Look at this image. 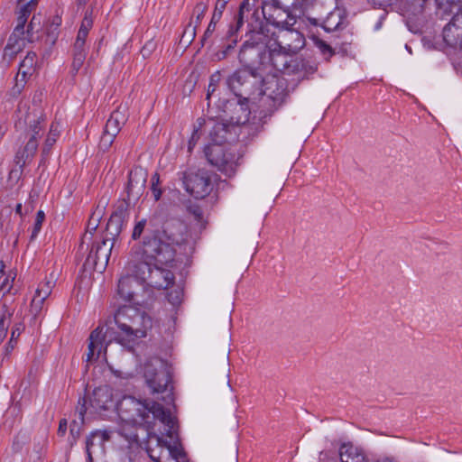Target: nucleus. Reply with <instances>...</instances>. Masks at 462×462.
<instances>
[{
  "label": "nucleus",
  "mask_w": 462,
  "mask_h": 462,
  "mask_svg": "<svg viewBox=\"0 0 462 462\" xmlns=\"http://www.w3.org/2000/svg\"><path fill=\"white\" fill-rule=\"evenodd\" d=\"M117 134H112L111 132H108L104 129L103 135L101 136L99 147L103 152L107 151L111 145L113 144Z\"/></svg>",
  "instance_id": "obj_37"
},
{
  "label": "nucleus",
  "mask_w": 462,
  "mask_h": 462,
  "mask_svg": "<svg viewBox=\"0 0 462 462\" xmlns=\"http://www.w3.org/2000/svg\"><path fill=\"white\" fill-rule=\"evenodd\" d=\"M341 462H366L365 455L351 444H343L339 449Z\"/></svg>",
  "instance_id": "obj_29"
},
{
  "label": "nucleus",
  "mask_w": 462,
  "mask_h": 462,
  "mask_svg": "<svg viewBox=\"0 0 462 462\" xmlns=\"http://www.w3.org/2000/svg\"><path fill=\"white\" fill-rule=\"evenodd\" d=\"M462 34V9L454 14L451 21L443 29V40L450 47L457 48L462 42L458 34Z\"/></svg>",
  "instance_id": "obj_22"
},
{
  "label": "nucleus",
  "mask_w": 462,
  "mask_h": 462,
  "mask_svg": "<svg viewBox=\"0 0 462 462\" xmlns=\"http://www.w3.org/2000/svg\"><path fill=\"white\" fill-rule=\"evenodd\" d=\"M46 125V117L43 113L34 107L31 109L26 104H20L17 111L15 127L19 130L27 128V136L37 140L42 137Z\"/></svg>",
  "instance_id": "obj_8"
},
{
  "label": "nucleus",
  "mask_w": 462,
  "mask_h": 462,
  "mask_svg": "<svg viewBox=\"0 0 462 462\" xmlns=\"http://www.w3.org/2000/svg\"><path fill=\"white\" fill-rule=\"evenodd\" d=\"M5 263L3 261H0V279H2L5 276Z\"/></svg>",
  "instance_id": "obj_63"
},
{
  "label": "nucleus",
  "mask_w": 462,
  "mask_h": 462,
  "mask_svg": "<svg viewBox=\"0 0 462 462\" xmlns=\"http://www.w3.org/2000/svg\"><path fill=\"white\" fill-rule=\"evenodd\" d=\"M9 323L10 320L0 318V344L6 337Z\"/></svg>",
  "instance_id": "obj_51"
},
{
  "label": "nucleus",
  "mask_w": 462,
  "mask_h": 462,
  "mask_svg": "<svg viewBox=\"0 0 462 462\" xmlns=\"http://www.w3.org/2000/svg\"><path fill=\"white\" fill-rule=\"evenodd\" d=\"M316 46L320 51V52L325 56V59L327 60H328L335 53L333 49L326 42L322 40H318L316 42Z\"/></svg>",
  "instance_id": "obj_44"
},
{
  "label": "nucleus",
  "mask_w": 462,
  "mask_h": 462,
  "mask_svg": "<svg viewBox=\"0 0 462 462\" xmlns=\"http://www.w3.org/2000/svg\"><path fill=\"white\" fill-rule=\"evenodd\" d=\"M104 329V327L98 326L91 332L88 337L89 343L86 358L87 362L97 360L102 352L106 355L108 344L115 340L114 331L109 328H106V330Z\"/></svg>",
  "instance_id": "obj_15"
},
{
  "label": "nucleus",
  "mask_w": 462,
  "mask_h": 462,
  "mask_svg": "<svg viewBox=\"0 0 462 462\" xmlns=\"http://www.w3.org/2000/svg\"><path fill=\"white\" fill-rule=\"evenodd\" d=\"M130 323L131 328L128 329L126 336L114 334V339L124 346H130L135 339L146 337L147 331L152 327V318L138 309Z\"/></svg>",
  "instance_id": "obj_12"
},
{
  "label": "nucleus",
  "mask_w": 462,
  "mask_h": 462,
  "mask_svg": "<svg viewBox=\"0 0 462 462\" xmlns=\"http://www.w3.org/2000/svg\"><path fill=\"white\" fill-rule=\"evenodd\" d=\"M147 171L142 167H135L129 172L128 183L126 187L128 203L132 200H137L145 189L147 181Z\"/></svg>",
  "instance_id": "obj_18"
},
{
  "label": "nucleus",
  "mask_w": 462,
  "mask_h": 462,
  "mask_svg": "<svg viewBox=\"0 0 462 462\" xmlns=\"http://www.w3.org/2000/svg\"><path fill=\"white\" fill-rule=\"evenodd\" d=\"M44 218H45L44 212L42 210H39L36 214V218H35L33 228L32 231V235H31L32 240L34 239L38 236L39 232L41 231Z\"/></svg>",
  "instance_id": "obj_43"
},
{
  "label": "nucleus",
  "mask_w": 462,
  "mask_h": 462,
  "mask_svg": "<svg viewBox=\"0 0 462 462\" xmlns=\"http://www.w3.org/2000/svg\"><path fill=\"white\" fill-rule=\"evenodd\" d=\"M60 135L59 125L52 123L42 147V156H48Z\"/></svg>",
  "instance_id": "obj_31"
},
{
  "label": "nucleus",
  "mask_w": 462,
  "mask_h": 462,
  "mask_svg": "<svg viewBox=\"0 0 462 462\" xmlns=\"http://www.w3.org/2000/svg\"><path fill=\"white\" fill-rule=\"evenodd\" d=\"M158 264L154 263L152 272L147 275L146 284L158 290H166L174 283L175 276L171 270Z\"/></svg>",
  "instance_id": "obj_19"
},
{
  "label": "nucleus",
  "mask_w": 462,
  "mask_h": 462,
  "mask_svg": "<svg viewBox=\"0 0 462 462\" xmlns=\"http://www.w3.org/2000/svg\"><path fill=\"white\" fill-rule=\"evenodd\" d=\"M192 23H193V18L191 19V22L187 26V28L185 29V31L182 34V39H186V42H191V41L195 38V35H196L197 27L192 26Z\"/></svg>",
  "instance_id": "obj_48"
},
{
  "label": "nucleus",
  "mask_w": 462,
  "mask_h": 462,
  "mask_svg": "<svg viewBox=\"0 0 462 462\" xmlns=\"http://www.w3.org/2000/svg\"><path fill=\"white\" fill-rule=\"evenodd\" d=\"M52 287L53 283L51 281H45L41 282L35 291V294L47 299L51 293Z\"/></svg>",
  "instance_id": "obj_41"
},
{
  "label": "nucleus",
  "mask_w": 462,
  "mask_h": 462,
  "mask_svg": "<svg viewBox=\"0 0 462 462\" xmlns=\"http://www.w3.org/2000/svg\"><path fill=\"white\" fill-rule=\"evenodd\" d=\"M42 28V16L41 14H34L28 26H27V31H26V34H27V41L29 42H33V34L34 32H38Z\"/></svg>",
  "instance_id": "obj_33"
},
{
  "label": "nucleus",
  "mask_w": 462,
  "mask_h": 462,
  "mask_svg": "<svg viewBox=\"0 0 462 462\" xmlns=\"http://www.w3.org/2000/svg\"><path fill=\"white\" fill-rule=\"evenodd\" d=\"M110 432L107 430H97L92 431L86 439V453L88 462H93L94 455L104 453V445L109 440Z\"/></svg>",
  "instance_id": "obj_20"
},
{
  "label": "nucleus",
  "mask_w": 462,
  "mask_h": 462,
  "mask_svg": "<svg viewBox=\"0 0 462 462\" xmlns=\"http://www.w3.org/2000/svg\"><path fill=\"white\" fill-rule=\"evenodd\" d=\"M172 431H169V427L165 426L167 438L165 440L161 437L154 436L156 440L155 447H149L147 452L149 457L155 462H183L185 454L178 442L176 421L173 417Z\"/></svg>",
  "instance_id": "obj_6"
},
{
  "label": "nucleus",
  "mask_w": 462,
  "mask_h": 462,
  "mask_svg": "<svg viewBox=\"0 0 462 462\" xmlns=\"http://www.w3.org/2000/svg\"><path fill=\"white\" fill-rule=\"evenodd\" d=\"M87 53H79V54H73L72 58V64H71V73L72 75H76L79 70L81 69V67L84 64V61L86 60Z\"/></svg>",
  "instance_id": "obj_40"
},
{
  "label": "nucleus",
  "mask_w": 462,
  "mask_h": 462,
  "mask_svg": "<svg viewBox=\"0 0 462 462\" xmlns=\"http://www.w3.org/2000/svg\"><path fill=\"white\" fill-rule=\"evenodd\" d=\"M127 118V107L125 106H119L111 113L105 125V130L111 132L112 134H118L122 126L126 123Z\"/></svg>",
  "instance_id": "obj_26"
},
{
  "label": "nucleus",
  "mask_w": 462,
  "mask_h": 462,
  "mask_svg": "<svg viewBox=\"0 0 462 462\" xmlns=\"http://www.w3.org/2000/svg\"><path fill=\"white\" fill-rule=\"evenodd\" d=\"M254 3H251V0H244L238 10V14L235 17L236 24L230 25L228 33L232 37L243 25L245 13H249L253 10L251 14V22H248L250 26V38L246 40L239 52L240 62L248 68L253 69L254 65L257 60H262L263 46H266V37L264 34V28L263 23L260 21V14L258 9H254Z\"/></svg>",
  "instance_id": "obj_2"
},
{
  "label": "nucleus",
  "mask_w": 462,
  "mask_h": 462,
  "mask_svg": "<svg viewBox=\"0 0 462 462\" xmlns=\"http://www.w3.org/2000/svg\"><path fill=\"white\" fill-rule=\"evenodd\" d=\"M188 237V227L184 222L177 218L167 219L162 230H154L143 236L144 254L168 266L174 262L176 246L185 245Z\"/></svg>",
  "instance_id": "obj_1"
},
{
  "label": "nucleus",
  "mask_w": 462,
  "mask_h": 462,
  "mask_svg": "<svg viewBox=\"0 0 462 462\" xmlns=\"http://www.w3.org/2000/svg\"><path fill=\"white\" fill-rule=\"evenodd\" d=\"M263 79L261 74L255 69H240L235 71L226 79L228 88L236 96H250L263 83Z\"/></svg>",
  "instance_id": "obj_7"
},
{
  "label": "nucleus",
  "mask_w": 462,
  "mask_h": 462,
  "mask_svg": "<svg viewBox=\"0 0 462 462\" xmlns=\"http://www.w3.org/2000/svg\"><path fill=\"white\" fill-rule=\"evenodd\" d=\"M266 47L269 50V60L273 68L289 75V64L291 63V59H292L289 56L290 52L275 47L274 44H272L271 41L266 42Z\"/></svg>",
  "instance_id": "obj_24"
},
{
  "label": "nucleus",
  "mask_w": 462,
  "mask_h": 462,
  "mask_svg": "<svg viewBox=\"0 0 462 462\" xmlns=\"http://www.w3.org/2000/svg\"><path fill=\"white\" fill-rule=\"evenodd\" d=\"M67 420L65 419L60 420L58 429V434L64 436L67 431Z\"/></svg>",
  "instance_id": "obj_61"
},
{
  "label": "nucleus",
  "mask_w": 462,
  "mask_h": 462,
  "mask_svg": "<svg viewBox=\"0 0 462 462\" xmlns=\"http://www.w3.org/2000/svg\"><path fill=\"white\" fill-rule=\"evenodd\" d=\"M45 300L46 298L34 294L30 308V311L34 317L38 316L40 312L42 310Z\"/></svg>",
  "instance_id": "obj_36"
},
{
  "label": "nucleus",
  "mask_w": 462,
  "mask_h": 462,
  "mask_svg": "<svg viewBox=\"0 0 462 462\" xmlns=\"http://www.w3.org/2000/svg\"><path fill=\"white\" fill-rule=\"evenodd\" d=\"M221 79V74L219 71L213 73L210 76L209 84L208 88L207 99H209L217 89V86Z\"/></svg>",
  "instance_id": "obj_42"
},
{
  "label": "nucleus",
  "mask_w": 462,
  "mask_h": 462,
  "mask_svg": "<svg viewBox=\"0 0 462 462\" xmlns=\"http://www.w3.org/2000/svg\"><path fill=\"white\" fill-rule=\"evenodd\" d=\"M19 335H20V328H14L12 330V333H11V339H10V341L14 340Z\"/></svg>",
  "instance_id": "obj_62"
},
{
  "label": "nucleus",
  "mask_w": 462,
  "mask_h": 462,
  "mask_svg": "<svg viewBox=\"0 0 462 462\" xmlns=\"http://www.w3.org/2000/svg\"><path fill=\"white\" fill-rule=\"evenodd\" d=\"M145 291V285L133 275L123 276L117 285V295L125 301L141 305L145 302L141 292Z\"/></svg>",
  "instance_id": "obj_16"
},
{
  "label": "nucleus",
  "mask_w": 462,
  "mask_h": 462,
  "mask_svg": "<svg viewBox=\"0 0 462 462\" xmlns=\"http://www.w3.org/2000/svg\"><path fill=\"white\" fill-rule=\"evenodd\" d=\"M205 154L208 162L225 175L231 177L235 174L237 167L236 155L222 144L208 145L205 148Z\"/></svg>",
  "instance_id": "obj_10"
},
{
  "label": "nucleus",
  "mask_w": 462,
  "mask_h": 462,
  "mask_svg": "<svg viewBox=\"0 0 462 462\" xmlns=\"http://www.w3.org/2000/svg\"><path fill=\"white\" fill-rule=\"evenodd\" d=\"M114 245V242L104 237L95 241L84 263L85 268L103 272L108 263Z\"/></svg>",
  "instance_id": "obj_11"
},
{
  "label": "nucleus",
  "mask_w": 462,
  "mask_h": 462,
  "mask_svg": "<svg viewBox=\"0 0 462 462\" xmlns=\"http://www.w3.org/2000/svg\"><path fill=\"white\" fill-rule=\"evenodd\" d=\"M100 217L101 213H97L96 211L90 217V219L88 224V232H89L90 235H92V232L97 228Z\"/></svg>",
  "instance_id": "obj_47"
},
{
  "label": "nucleus",
  "mask_w": 462,
  "mask_h": 462,
  "mask_svg": "<svg viewBox=\"0 0 462 462\" xmlns=\"http://www.w3.org/2000/svg\"><path fill=\"white\" fill-rule=\"evenodd\" d=\"M38 149V141L36 138L30 137L22 152L17 153V158H21L23 160V164L27 160L32 158L36 153Z\"/></svg>",
  "instance_id": "obj_32"
},
{
  "label": "nucleus",
  "mask_w": 462,
  "mask_h": 462,
  "mask_svg": "<svg viewBox=\"0 0 462 462\" xmlns=\"http://www.w3.org/2000/svg\"><path fill=\"white\" fill-rule=\"evenodd\" d=\"M37 4V0H31L26 5H24L20 11L26 14L27 15H30L31 13L35 9Z\"/></svg>",
  "instance_id": "obj_53"
},
{
  "label": "nucleus",
  "mask_w": 462,
  "mask_h": 462,
  "mask_svg": "<svg viewBox=\"0 0 462 462\" xmlns=\"http://www.w3.org/2000/svg\"><path fill=\"white\" fill-rule=\"evenodd\" d=\"M270 86L263 90V97L261 100L262 106L266 107L261 113L263 116H272L274 111L282 106L288 97L284 84L278 79L268 83Z\"/></svg>",
  "instance_id": "obj_14"
},
{
  "label": "nucleus",
  "mask_w": 462,
  "mask_h": 462,
  "mask_svg": "<svg viewBox=\"0 0 462 462\" xmlns=\"http://www.w3.org/2000/svg\"><path fill=\"white\" fill-rule=\"evenodd\" d=\"M22 51L23 49H20V46H5L3 54L4 61L10 64Z\"/></svg>",
  "instance_id": "obj_38"
},
{
  "label": "nucleus",
  "mask_w": 462,
  "mask_h": 462,
  "mask_svg": "<svg viewBox=\"0 0 462 462\" xmlns=\"http://www.w3.org/2000/svg\"><path fill=\"white\" fill-rule=\"evenodd\" d=\"M14 281V278L12 279L11 282L9 281V277H3L2 279H0V290H5L7 291H10V289L12 288V282Z\"/></svg>",
  "instance_id": "obj_58"
},
{
  "label": "nucleus",
  "mask_w": 462,
  "mask_h": 462,
  "mask_svg": "<svg viewBox=\"0 0 462 462\" xmlns=\"http://www.w3.org/2000/svg\"><path fill=\"white\" fill-rule=\"evenodd\" d=\"M13 314H14V310H11L7 306L6 303H4L3 306H2V313H1L0 318L10 320L12 316H13Z\"/></svg>",
  "instance_id": "obj_56"
},
{
  "label": "nucleus",
  "mask_w": 462,
  "mask_h": 462,
  "mask_svg": "<svg viewBox=\"0 0 462 462\" xmlns=\"http://www.w3.org/2000/svg\"><path fill=\"white\" fill-rule=\"evenodd\" d=\"M25 32H19L18 29H14V32L8 38L6 46H20V49H24L27 37H24Z\"/></svg>",
  "instance_id": "obj_34"
},
{
  "label": "nucleus",
  "mask_w": 462,
  "mask_h": 462,
  "mask_svg": "<svg viewBox=\"0 0 462 462\" xmlns=\"http://www.w3.org/2000/svg\"><path fill=\"white\" fill-rule=\"evenodd\" d=\"M208 10V5L204 2H199L193 10V15L196 17L194 26L198 27Z\"/></svg>",
  "instance_id": "obj_39"
},
{
  "label": "nucleus",
  "mask_w": 462,
  "mask_h": 462,
  "mask_svg": "<svg viewBox=\"0 0 462 462\" xmlns=\"http://www.w3.org/2000/svg\"><path fill=\"white\" fill-rule=\"evenodd\" d=\"M93 26L92 11H86L79 30L89 32Z\"/></svg>",
  "instance_id": "obj_46"
},
{
  "label": "nucleus",
  "mask_w": 462,
  "mask_h": 462,
  "mask_svg": "<svg viewBox=\"0 0 462 462\" xmlns=\"http://www.w3.org/2000/svg\"><path fill=\"white\" fill-rule=\"evenodd\" d=\"M217 22H214L213 20H210V23L208 25V28L207 30L205 31L204 32V35L201 39V42H203L204 41H206L207 38H208L212 33L213 32L216 30V25H217Z\"/></svg>",
  "instance_id": "obj_55"
},
{
  "label": "nucleus",
  "mask_w": 462,
  "mask_h": 462,
  "mask_svg": "<svg viewBox=\"0 0 462 462\" xmlns=\"http://www.w3.org/2000/svg\"><path fill=\"white\" fill-rule=\"evenodd\" d=\"M136 313V308L131 306H124L117 310L114 316L115 322L120 329L116 335L126 336L128 329L131 328L130 321Z\"/></svg>",
  "instance_id": "obj_25"
},
{
  "label": "nucleus",
  "mask_w": 462,
  "mask_h": 462,
  "mask_svg": "<svg viewBox=\"0 0 462 462\" xmlns=\"http://www.w3.org/2000/svg\"><path fill=\"white\" fill-rule=\"evenodd\" d=\"M128 208L129 203L125 200V199L117 204L115 211L111 214L110 218L106 224V236L104 238L115 243L116 237L120 235L124 226L128 219Z\"/></svg>",
  "instance_id": "obj_17"
},
{
  "label": "nucleus",
  "mask_w": 462,
  "mask_h": 462,
  "mask_svg": "<svg viewBox=\"0 0 462 462\" xmlns=\"http://www.w3.org/2000/svg\"><path fill=\"white\" fill-rule=\"evenodd\" d=\"M36 60V54L34 52H28L26 57L22 60L19 66L18 73L16 76V84L14 88L15 94L20 93L23 85L19 86V77L21 76V81L23 82L27 75H31L33 71V66Z\"/></svg>",
  "instance_id": "obj_27"
},
{
  "label": "nucleus",
  "mask_w": 462,
  "mask_h": 462,
  "mask_svg": "<svg viewBox=\"0 0 462 462\" xmlns=\"http://www.w3.org/2000/svg\"><path fill=\"white\" fill-rule=\"evenodd\" d=\"M378 462H394V461L392 458L384 457V458L378 460Z\"/></svg>",
  "instance_id": "obj_64"
},
{
  "label": "nucleus",
  "mask_w": 462,
  "mask_h": 462,
  "mask_svg": "<svg viewBox=\"0 0 462 462\" xmlns=\"http://www.w3.org/2000/svg\"><path fill=\"white\" fill-rule=\"evenodd\" d=\"M180 179L186 191L195 199H204L212 190L211 176L206 170L182 171Z\"/></svg>",
  "instance_id": "obj_9"
},
{
  "label": "nucleus",
  "mask_w": 462,
  "mask_h": 462,
  "mask_svg": "<svg viewBox=\"0 0 462 462\" xmlns=\"http://www.w3.org/2000/svg\"><path fill=\"white\" fill-rule=\"evenodd\" d=\"M154 226H155V224H154L153 217H150L149 219L142 218V219L136 221V223L134 226L133 233H132V238L134 240L139 239L146 228L149 231V233L147 235L152 234V231H154L153 229H152L154 227Z\"/></svg>",
  "instance_id": "obj_30"
},
{
  "label": "nucleus",
  "mask_w": 462,
  "mask_h": 462,
  "mask_svg": "<svg viewBox=\"0 0 462 462\" xmlns=\"http://www.w3.org/2000/svg\"><path fill=\"white\" fill-rule=\"evenodd\" d=\"M79 53H87V49L84 44L75 42L73 48H72V55L79 54Z\"/></svg>",
  "instance_id": "obj_60"
},
{
  "label": "nucleus",
  "mask_w": 462,
  "mask_h": 462,
  "mask_svg": "<svg viewBox=\"0 0 462 462\" xmlns=\"http://www.w3.org/2000/svg\"><path fill=\"white\" fill-rule=\"evenodd\" d=\"M29 15L20 11V14L17 17V24L14 29H18L19 32H24V26L27 22Z\"/></svg>",
  "instance_id": "obj_50"
},
{
  "label": "nucleus",
  "mask_w": 462,
  "mask_h": 462,
  "mask_svg": "<svg viewBox=\"0 0 462 462\" xmlns=\"http://www.w3.org/2000/svg\"><path fill=\"white\" fill-rule=\"evenodd\" d=\"M261 8L262 14L267 23L278 28H282L272 44H274L275 47L286 52H297L303 46L304 40L298 31L291 28L296 23L295 16L289 12L288 8L283 9V11L287 13V19L285 21H279L273 15L266 16L264 7L262 5Z\"/></svg>",
  "instance_id": "obj_5"
},
{
  "label": "nucleus",
  "mask_w": 462,
  "mask_h": 462,
  "mask_svg": "<svg viewBox=\"0 0 462 462\" xmlns=\"http://www.w3.org/2000/svg\"><path fill=\"white\" fill-rule=\"evenodd\" d=\"M209 125L208 135L212 144H223L226 140L228 125L221 122H215L212 119L207 124V126Z\"/></svg>",
  "instance_id": "obj_28"
},
{
  "label": "nucleus",
  "mask_w": 462,
  "mask_h": 462,
  "mask_svg": "<svg viewBox=\"0 0 462 462\" xmlns=\"http://www.w3.org/2000/svg\"><path fill=\"white\" fill-rule=\"evenodd\" d=\"M187 211L201 227H205L203 210L198 204L189 203L187 206Z\"/></svg>",
  "instance_id": "obj_35"
},
{
  "label": "nucleus",
  "mask_w": 462,
  "mask_h": 462,
  "mask_svg": "<svg viewBox=\"0 0 462 462\" xmlns=\"http://www.w3.org/2000/svg\"><path fill=\"white\" fill-rule=\"evenodd\" d=\"M138 262L133 266L132 271L134 277H136L143 284L147 282V275L152 272L154 263H159L155 258H150L144 254L143 241L140 247V251L135 252ZM160 264H162L160 263Z\"/></svg>",
  "instance_id": "obj_21"
},
{
  "label": "nucleus",
  "mask_w": 462,
  "mask_h": 462,
  "mask_svg": "<svg viewBox=\"0 0 462 462\" xmlns=\"http://www.w3.org/2000/svg\"><path fill=\"white\" fill-rule=\"evenodd\" d=\"M143 377L152 394L166 393L163 400L172 398L171 375L170 366L160 357L150 358L143 366Z\"/></svg>",
  "instance_id": "obj_4"
},
{
  "label": "nucleus",
  "mask_w": 462,
  "mask_h": 462,
  "mask_svg": "<svg viewBox=\"0 0 462 462\" xmlns=\"http://www.w3.org/2000/svg\"><path fill=\"white\" fill-rule=\"evenodd\" d=\"M159 181V174L154 173L152 177V191L153 193L155 200H159L162 195V190L158 189Z\"/></svg>",
  "instance_id": "obj_49"
},
{
  "label": "nucleus",
  "mask_w": 462,
  "mask_h": 462,
  "mask_svg": "<svg viewBox=\"0 0 462 462\" xmlns=\"http://www.w3.org/2000/svg\"><path fill=\"white\" fill-rule=\"evenodd\" d=\"M317 69V62L305 57L291 59V63L289 64V75H297L300 79L308 78L315 73Z\"/></svg>",
  "instance_id": "obj_23"
},
{
  "label": "nucleus",
  "mask_w": 462,
  "mask_h": 462,
  "mask_svg": "<svg viewBox=\"0 0 462 462\" xmlns=\"http://www.w3.org/2000/svg\"><path fill=\"white\" fill-rule=\"evenodd\" d=\"M236 43V40H232L231 42H229L226 47L221 51H218L217 52V57L219 60L221 59H225L228 53V51L234 48V45Z\"/></svg>",
  "instance_id": "obj_57"
},
{
  "label": "nucleus",
  "mask_w": 462,
  "mask_h": 462,
  "mask_svg": "<svg viewBox=\"0 0 462 462\" xmlns=\"http://www.w3.org/2000/svg\"><path fill=\"white\" fill-rule=\"evenodd\" d=\"M120 418L134 425L143 427L148 432L153 430L154 420H159L172 431L173 416L162 405L152 401H141L134 396H124L116 403Z\"/></svg>",
  "instance_id": "obj_3"
},
{
  "label": "nucleus",
  "mask_w": 462,
  "mask_h": 462,
  "mask_svg": "<svg viewBox=\"0 0 462 462\" xmlns=\"http://www.w3.org/2000/svg\"><path fill=\"white\" fill-rule=\"evenodd\" d=\"M70 435L72 436L74 442L79 438L80 435V428L75 420H73L70 424Z\"/></svg>",
  "instance_id": "obj_54"
},
{
  "label": "nucleus",
  "mask_w": 462,
  "mask_h": 462,
  "mask_svg": "<svg viewBox=\"0 0 462 462\" xmlns=\"http://www.w3.org/2000/svg\"><path fill=\"white\" fill-rule=\"evenodd\" d=\"M168 300L172 305H177L181 301V291H174L168 294Z\"/></svg>",
  "instance_id": "obj_52"
},
{
  "label": "nucleus",
  "mask_w": 462,
  "mask_h": 462,
  "mask_svg": "<svg viewBox=\"0 0 462 462\" xmlns=\"http://www.w3.org/2000/svg\"><path fill=\"white\" fill-rule=\"evenodd\" d=\"M227 1L228 0H217L211 20H213L214 22H218L220 20Z\"/></svg>",
  "instance_id": "obj_45"
},
{
  "label": "nucleus",
  "mask_w": 462,
  "mask_h": 462,
  "mask_svg": "<svg viewBox=\"0 0 462 462\" xmlns=\"http://www.w3.org/2000/svg\"><path fill=\"white\" fill-rule=\"evenodd\" d=\"M88 35V32L83 31V30H79V32H78L75 42L86 45V40H87Z\"/></svg>",
  "instance_id": "obj_59"
},
{
  "label": "nucleus",
  "mask_w": 462,
  "mask_h": 462,
  "mask_svg": "<svg viewBox=\"0 0 462 462\" xmlns=\"http://www.w3.org/2000/svg\"><path fill=\"white\" fill-rule=\"evenodd\" d=\"M88 402H89V405L96 411L108 410L109 407L114 403L112 389L108 385H101L93 391L89 400H88L86 397L79 398L77 411L79 412L81 421L84 420Z\"/></svg>",
  "instance_id": "obj_13"
}]
</instances>
